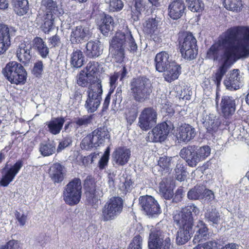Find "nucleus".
<instances>
[{
	"instance_id": "a18cd8bd",
	"label": "nucleus",
	"mask_w": 249,
	"mask_h": 249,
	"mask_svg": "<svg viewBox=\"0 0 249 249\" xmlns=\"http://www.w3.org/2000/svg\"><path fill=\"white\" fill-rule=\"evenodd\" d=\"M159 18L149 19L145 22L144 25V31L148 34H153L155 33L157 30Z\"/></svg>"
},
{
	"instance_id": "a878e982",
	"label": "nucleus",
	"mask_w": 249,
	"mask_h": 249,
	"mask_svg": "<svg viewBox=\"0 0 249 249\" xmlns=\"http://www.w3.org/2000/svg\"><path fill=\"white\" fill-rule=\"evenodd\" d=\"M170 55L165 51L158 53L155 58V68L157 71L163 72L172 62L170 59Z\"/></svg>"
},
{
	"instance_id": "f8f14e48",
	"label": "nucleus",
	"mask_w": 249,
	"mask_h": 249,
	"mask_svg": "<svg viewBox=\"0 0 249 249\" xmlns=\"http://www.w3.org/2000/svg\"><path fill=\"white\" fill-rule=\"evenodd\" d=\"M96 85H93L89 88L88 97L85 105V108L89 113L95 112L99 107L102 100L103 89L100 82Z\"/></svg>"
},
{
	"instance_id": "ea45409f",
	"label": "nucleus",
	"mask_w": 249,
	"mask_h": 249,
	"mask_svg": "<svg viewBox=\"0 0 249 249\" xmlns=\"http://www.w3.org/2000/svg\"><path fill=\"white\" fill-rule=\"evenodd\" d=\"M55 144L53 142L41 143L39 146V151L43 156H49L55 152Z\"/></svg>"
},
{
	"instance_id": "2eb2a0df",
	"label": "nucleus",
	"mask_w": 249,
	"mask_h": 249,
	"mask_svg": "<svg viewBox=\"0 0 249 249\" xmlns=\"http://www.w3.org/2000/svg\"><path fill=\"white\" fill-rule=\"evenodd\" d=\"M139 202L141 207L147 215L153 216L161 213L159 205L152 196H141L139 198Z\"/></svg>"
},
{
	"instance_id": "bb28decb",
	"label": "nucleus",
	"mask_w": 249,
	"mask_h": 249,
	"mask_svg": "<svg viewBox=\"0 0 249 249\" xmlns=\"http://www.w3.org/2000/svg\"><path fill=\"white\" fill-rule=\"evenodd\" d=\"M163 71V76L165 80L168 82L170 83L177 79L181 73L180 65L174 61L172 62Z\"/></svg>"
},
{
	"instance_id": "393cba45",
	"label": "nucleus",
	"mask_w": 249,
	"mask_h": 249,
	"mask_svg": "<svg viewBox=\"0 0 249 249\" xmlns=\"http://www.w3.org/2000/svg\"><path fill=\"white\" fill-rule=\"evenodd\" d=\"M196 135L195 128L188 124H184L179 127L177 138L180 142L187 143L193 139Z\"/></svg>"
},
{
	"instance_id": "774afa93",
	"label": "nucleus",
	"mask_w": 249,
	"mask_h": 249,
	"mask_svg": "<svg viewBox=\"0 0 249 249\" xmlns=\"http://www.w3.org/2000/svg\"><path fill=\"white\" fill-rule=\"evenodd\" d=\"M108 158L102 156L99 162V167L100 169H103L107 165L108 161Z\"/></svg>"
},
{
	"instance_id": "1a4fd4ad",
	"label": "nucleus",
	"mask_w": 249,
	"mask_h": 249,
	"mask_svg": "<svg viewBox=\"0 0 249 249\" xmlns=\"http://www.w3.org/2000/svg\"><path fill=\"white\" fill-rule=\"evenodd\" d=\"M123 207V200L121 197H111L102 210L101 219L104 221L115 219L122 212Z\"/></svg>"
},
{
	"instance_id": "5fc2aeb1",
	"label": "nucleus",
	"mask_w": 249,
	"mask_h": 249,
	"mask_svg": "<svg viewBox=\"0 0 249 249\" xmlns=\"http://www.w3.org/2000/svg\"><path fill=\"white\" fill-rule=\"evenodd\" d=\"M43 70V64L42 61H39L36 62L34 64V66L33 70V74L36 75V76L38 77L40 76Z\"/></svg>"
},
{
	"instance_id": "f3484780",
	"label": "nucleus",
	"mask_w": 249,
	"mask_h": 249,
	"mask_svg": "<svg viewBox=\"0 0 249 249\" xmlns=\"http://www.w3.org/2000/svg\"><path fill=\"white\" fill-rule=\"evenodd\" d=\"M91 35L89 26L87 24L79 25L71 31L70 41L72 43H81Z\"/></svg>"
},
{
	"instance_id": "bf43d9fd",
	"label": "nucleus",
	"mask_w": 249,
	"mask_h": 249,
	"mask_svg": "<svg viewBox=\"0 0 249 249\" xmlns=\"http://www.w3.org/2000/svg\"><path fill=\"white\" fill-rule=\"evenodd\" d=\"M71 143V140L70 138H65L63 141L60 142L57 148L58 153L61 152L65 148L69 146Z\"/></svg>"
},
{
	"instance_id": "f03ea898",
	"label": "nucleus",
	"mask_w": 249,
	"mask_h": 249,
	"mask_svg": "<svg viewBox=\"0 0 249 249\" xmlns=\"http://www.w3.org/2000/svg\"><path fill=\"white\" fill-rule=\"evenodd\" d=\"M199 213V209L195 205L187 206L174 216L176 224L180 227L176 235L178 245H183L191 238L193 233L194 216Z\"/></svg>"
},
{
	"instance_id": "4d7b16f0",
	"label": "nucleus",
	"mask_w": 249,
	"mask_h": 249,
	"mask_svg": "<svg viewBox=\"0 0 249 249\" xmlns=\"http://www.w3.org/2000/svg\"><path fill=\"white\" fill-rule=\"evenodd\" d=\"M0 249H20V243L16 240H10Z\"/></svg>"
},
{
	"instance_id": "39448f33",
	"label": "nucleus",
	"mask_w": 249,
	"mask_h": 249,
	"mask_svg": "<svg viewBox=\"0 0 249 249\" xmlns=\"http://www.w3.org/2000/svg\"><path fill=\"white\" fill-rule=\"evenodd\" d=\"M196 39L188 32L178 34V43L182 56L187 60L194 59L197 54Z\"/></svg>"
},
{
	"instance_id": "ddd939ff",
	"label": "nucleus",
	"mask_w": 249,
	"mask_h": 249,
	"mask_svg": "<svg viewBox=\"0 0 249 249\" xmlns=\"http://www.w3.org/2000/svg\"><path fill=\"white\" fill-rule=\"evenodd\" d=\"M157 113L152 107H146L141 112L138 124L141 129L147 131L156 124Z\"/></svg>"
},
{
	"instance_id": "338daca9",
	"label": "nucleus",
	"mask_w": 249,
	"mask_h": 249,
	"mask_svg": "<svg viewBox=\"0 0 249 249\" xmlns=\"http://www.w3.org/2000/svg\"><path fill=\"white\" fill-rule=\"evenodd\" d=\"M112 93L108 92L107 95L105 98L104 103L103 104V111H106L108 107L110 100V96Z\"/></svg>"
},
{
	"instance_id": "e433bc0d",
	"label": "nucleus",
	"mask_w": 249,
	"mask_h": 249,
	"mask_svg": "<svg viewBox=\"0 0 249 249\" xmlns=\"http://www.w3.org/2000/svg\"><path fill=\"white\" fill-rule=\"evenodd\" d=\"M179 161L178 156L167 157L165 156L160 158L158 161V166L163 170L168 171L174 163Z\"/></svg>"
},
{
	"instance_id": "3c124183",
	"label": "nucleus",
	"mask_w": 249,
	"mask_h": 249,
	"mask_svg": "<svg viewBox=\"0 0 249 249\" xmlns=\"http://www.w3.org/2000/svg\"><path fill=\"white\" fill-rule=\"evenodd\" d=\"M142 239L140 236L134 237L127 249H142Z\"/></svg>"
},
{
	"instance_id": "aec40b11",
	"label": "nucleus",
	"mask_w": 249,
	"mask_h": 249,
	"mask_svg": "<svg viewBox=\"0 0 249 249\" xmlns=\"http://www.w3.org/2000/svg\"><path fill=\"white\" fill-rule=\"evenodd\" d=\"M185 9L184 0H174L168 6V15L173 19H179L184 14Z\"/></svg>"
},
{
	"instance_id": "412c9836",
	"label": "nucleus",
	"mask_w": 249,
	"mask_h": 249,
	"mask_svg": "<svg viewBox=\"0 0 249 249\" xmlns=\"http://www.w3.org/2000/svg\"><path fill=\"white\" fill-rule=\"evenodd\" d=\"M62 10L58 8L56 2L53 0H42L39 14L47 16L49 14L59 16L62 14Z\"/></svg>"
},
{
	"instance_id": "f704fd0d",
	"label": "nucleus",
	"mask_w": 249,
	"mask_h": 249,
	"mask_svg": "<svg viewBox=\"0 0 249 249\" xmlns=\"http://www.w3.org/2000/svg\"><path fill=\"white\" fill-rule=\"evenodd\" d=\"M204 124L207 131L212 133L217 131L220 124V122L215 115L210 114L206 117Z\"/></svg>"
},
{
	"instance_id": "c85d7f7f",
	"label": "nucleus",
	"mask_w": 249,
	"mask_h": 249,
	"mask_svg": "<svg viewBox=\"0 0 249 249\" xmlns=\"http://www.w3.org/2000/svg\"><path fill=\"white\" fill-rule=\"evenodd\" d=\"M31 50L30 44L21 43L17 51V56L18 60L24 64L28 63L31 58Z\"/></svg>"
},
{
	"instance_id": "f257e3e1",
	"label": "nucleus",
	"mask_w": 249,
	"mask_h": 249,
	"mask_svg": "<svg viewBox=\"0 0 249 249\" xmlns=\"http://www.w3.org/2000/svg\"><path fill=\"white\" fill-rule=\"evenodd\" d=\"M228 30L222 35L218 42L209 50L207 55L213 60L221 59L223 64L213 75L212 79L218 87L224 75L227 71L228 61L235 57L249 56V27H240L237 30Z\"/></svg>"
},
{
	"instance_id": "20e7f679",
	"label": "nucleus",
	"mask_w": 249,
	"mask_h": 249,
	"mask_svg": "<svg viewBox=\"0 0 249 249\" xmlns=\"http://www.w3.org/2000/svg\"><path fill=\"white\" fill-rule=\"evenodd\" d=\"M130 87V95L138 103L147 100L152 92L149 80L144 77L133 79Z\"/></svg>"
},
{
	"instance_id": "58836bf2",
	"label": "nucleus",
	"mask_w": 249,
	"mask_h": 249,
	"mask_svg": "<svg viewBox=\"0 0 249 249\" xmlns=\"http://www.w3.org/2000/svg\"><path fill=\"white\" fill-rule=\"evenodd\" d=\"M204 217L206 221L215 225H217L221 219L220 213L215 208L208 210L204 214Z\"/></svg>"
},
{
	"instance_id": "603ef678",
	"label": "nucleus",
	"mask_w": 249,
	"mask_h": 249,
	"mask_svg": "<svg viewBox=\"0 0 249 249\" xmlns=\"http://www.w3.org/2000/svg\"><path fill=\"white\" fill-rule=\"evenodd\" d=\"M97 63L94 61L89 62L87 65L85 73L89 77H95L94 74L97 71Z\"/></svg>"
},
{
	"instance_id": "69168bd1",
	"label": "nucleus",
	"mask_w": 249,
	"mask_h": 249,
	"mask_svg": "<svg viewBox=\"0 0 249 249\" xmlns=\"http://www.w3.org/2000/svg\"><path fill=\"white\" fill-rule=\"evenodd\" d=\"M16 217L20 225L23 226L25 224L27 216L25 214H22L21 215L19 213L17 212Z\"/></svg>"
},
{
	"instance_id": "0eeeda50",
	"label": "nucleus",
	"mask_w": 249,
	"mask_h": 249,
	"mask_svg": "<svg viewBox=\"0 0 249 249\" xmlns=\"http://www.w3.org/2000/svg\"><path fill=\"white\" fill-rule=\"evenodd\" d=\"M3 73L7 80L15 84H24L26 79V72L23 67L16 61L7 64L3 70Z\"/></svg>"
},
{
	"instance_id": "de8ad7c7",
	"label": "nucleus",
	"mask_w": 249,
	"mask_h": 249,
	"mask_svg": "<svg viewBox=\"0 0 249 249\" xmlns=\"http://www.w3.org/2000/svg\"><path fill=\"white\" fill-rule=\"evenodd\" d=\"M177 165L175 169L176 178L178 180L181 181L183 180L187 176V172L185 171L184 166L181 161L176 162Z\"/></svg>"
},
{
	"instance_id": "b1692460",
	"label": "nucleus",
	"mask_w": 249,
	"mask_h": 249,
	"mask_svg": "<svg viewBox=\"0 0 249 249\" xmlns=\"http://www.w3.org/2000/svg\"><path fill=\"white\" fill-rule=\"evenodd\" d=\"M224 84L226 88L230 90L239 89L241 84L239 71L233 70L227 76Z\"/></svg>"
},
{
	"instance_id": "79ce46f5",
	"label": "nucleus",
	"mask_w": 249,
	"mask_h": 249,
	"mask_svg": "<svg viewBox=\"0 0 249 249\" xmlns=\"http://www.w3.org/2000/svg\"><path fill=\"white\" fill-rule=\"evenodd\" d=\"M113 26L114 22L112 17L108 15H106L100 26V29L103 34L106 35V34L113 30Z\"/></svg>"
},
{
	"instance_id": "9b49d317",
	"label": "nucleus",
	"mask_w": 249,
	"mask_h": 249,
	"mask_svg": "<svg viewBox=\"0 0 249 249\" xmlns=\"http://www.w3.org/2000/svg\"><path fill=\"white\" fill-rule=\"evenodd\" d=\"M158 228L150 229L148 245L149 249H171L172 246L169 237Z\"/></svg>"
},
{
	"instance_id": "052dcab7",
	"label": "nucleus",
	"mask_w": 249,
	"mask_h": 249,
	"mask_svg": "<svg viewBox=\"0 0 249 249\" xmlns=\"http://www.w3.org/2000/svg\"><path fill=\"white\" fill-rule=\"evenodd\" d=\"M133 186V182L130 178L124 179V181L120 184V187L124 191L128 192L131 189Z\"/></svg>"
},
{
	"instance_id": "4468645a",
	"label": "nucleus",
	"mask_w": 249,
	"mask_h": 249,
	"mask_svg": "<svg viewBox=\"0 0 249 249\" xmlns=\"http://www.w3.org/2000/svg\"><path fill=\"white\" fill-rule=\"evenodd\" d=\"M17 31L15 27L0 22V54L8 49L10 44V38L16 35Z\"/></svg>"
},
{
	"instance_id": "13d9d810",
	"label": "nucleus",
	"mask_w": 249,
	"mask_h": 249,
	"mask_svg": "<svg viewBox=\"0 0 249 249\" xmlns=\"http://www.w3.org/2000/svg\"><path fill=\"white\" fill-rule=\"evenodd\" d=\"M119 78V74L118 73H115L110 77V89L109 92L112 93L117 86V81Z\"/></svg>"
},
{
	"instance_id": "a211bd4d",
	"label": "nucleus",
	"mask_w": 249,
	"mask_h": 249,
	"mask_svg": "<svg viewBox=\"0 0 249 249\" xmlns=\"http://www.w3.org/2000/svg\"><path fill=\"white\" fill-rule=\"evenodd\" d=\"M237 97L229 95L222 96L220 107L222 113L225 117L232 115L236 110Z\"/></svg>"
},
{
	"instance_id": "c03bdc74",
	"label": "nucleus",
	"mask_w": 249,
	"mask_h": 249,
	"mask_svg": "<svg viewBox=\"0 0 249 249\" xmlns=\"http://www.w3.org/2000/svg\"><path fill=\"white\" fill-rule=\"evenodd\" d=\"M224 6L232 11L238 12L241 10L242 6L241 0H221Z\"/></svg>"
},
{
	"instance_id": "9d476101",
	"label": "nucleus",
	"mask_w": 249,
	"mask_h": 249,
	"mask_svg": "<svg viewBox=\"0 0 249 249\" xmlns=\"http://www.w3.org/2000/svg\"><path fill=\"white\" fill-rule=\"evenodd\" d=\"M82 185L80 179L75 178L65 187L63 192V199L69 205L78 204L81 197Z\"/></svg>"
},
{
	"instance_id": "72a5a7b5",
	"label": "nucleus",
	"mask_w": 249,
	"mask_h": 249,
	"mask_svg": "<svg viewBox=\"0 0 249 249\" xmlns=\"http://www.w3.org/2000/svg\"><path fill=\"white\" fill-rule=\"evenodd\" d=\"M53 16H51L50 14L46 16L42 15V14L40 13L38 16L36 20L38 21H42L40 28L45 33H49L53 28Z\"/></svg>"
},
{
	"instance_id": "6ab92c4d",
	"label": "nucleus",
	"mask_w": 249,
	"mask_h": 249,
	"mask_svg": "<svg viewBox=\"0 0 249 249\" xmlns=\"http://www.w3.org/2000/svg\"><path fill=\"white\" fill-rule=\"evenodd\" d=\"M169 131L170 128L167 124L162 123L158 124L149 132V137L153 142H161L166 139Z\"/></svg>"
},
{
	"instance_id": "2f4dec72",
	"label": "nucleus",
	"mask_w": 249,
	"mask_h": 249,
	"mask_svg": "<svg viewBox=\"0 0 249 249\" xmlns=\"http://www.w3.org/2000/svg\"><path fill=\"white\" fill-rule=\"evenodd\" d=\"M100 82V84H102L101 80L95 77H89L87 74L85 73V71L80 72L77 76V83L80 86L87 87L89 83H90L89 88H90L93 85H96L97 83Z\"/></svg>"
},
{
	"instance_id": "c756f323",
	"label": "nucleus",
	"mask_w": 249,
	"mask_h": 249,
	"mask_svg": "<svg viewBox=\"0 0 249 249\" xmlns=\"http://www.w3.org/2000/svg\"><path fill=\"white\" fill-rule=\"evenodd\" d=\"M49 174L51 179L55 183H60L64 179L63 167L60 163L53 164L50 168Z\"/></svg>"
},
{
	"instance_id": "8fccbe9b",
	"label": "nucleus",
	"mask_w": 249,
	"mask_h": 249,
	"mask_svg": "<svg viewBox=\"0 0 249 249\" xmlns=\"http://www.w3.org/2000/svg\"><path fill=\"white\" fill-rule=\"evenodd\" d=\"M92 118L90 116H83L77 118L73 123L76 125V127H84L87 126L91 122Z\"/></svg>"
},
{
	"instance_id": "dca6fc26",
	"label": "nucleus",
	"mask_w": 249,
	"mask_h": 249,
	"mask_svg": "<svg viewBox=\"0 0 249 249\" xmlns=\"http://www.w3.org/2000/svg\"><path fill=\"white\" fill-rule=\"evenodd\" d=\"M6 164L2 171V178L0 181L1 186L6 187L12 182L23 166L21 160H18L10 167Z\"/></svg>"
},
{
	"instance_id": "37998d69",
	"label": "nucleus",
	"mask_w": 249,
	"mask_h": 249,
	"mask_svg": "<svg viewBox=\"0 0 249 249\" xmlns=\"http://www.w3.org/2000/svg\"><path fill=\"white\" fill-rule=\"evenodd\" d=\"M204 191H205V186H196L188 192V198L191 200L202 199Z\"/></svg>"
},
{
	"instance_id": "c9c22d12",
	"label": "nucleus",
	"mask_w": 249,
	"mask_h": 249,
	"mask_svg": "<svg viewBox=\"0 0 249 249\" xmlns=\"http://www.w3.org/2000/svg\"><path fill=\"white\" fill-rule=\"evenodd\" d=\"M34 46L41 57L45 58L48 55L49 49L43 39L39 37H36L33 40Z\"/></svg>"
},
{
	"instance_id": "7ed1b4c3",
	"label": "nucleus",
	"mask_w": 249,
	"mask_h": 249,
	"mask_svg": "<svg viewBox=\"0 0 249 249\" xmlns=\"http://www.w3.org/2000/svg\"><path fill=\"white\" fill-rule=\"evenodd\" d=\"M125 47L132 52H135L137 49V45L131 33H117L111 41L109 48L112 58L116 62L120 63L123 60Z\"/></svg>"
},
{
	"instance_id": "473e14b6",
	"label": "nucleus",
	"mask_w": 249,
	"mask_h": 249,
	"mask_svg": "<svg viewBox=\"0 0 249 249\" xmlns=\"http://www.w3.org/2000/svg\"><path fill=\"white\" fill-rule=\"evenodd\" d=\"M196 233L195 235L193 242L195 243L199 242L202 237H206L208 235V229L206 224L202 220H199L195 227Z\"/></svg>"
},
{
	"instance_id": "6e6552de",
	"label": "nucleus",
	"mask_w": 249,
	"mask_h": 249,
	"mask_svg": "<svg viewBox=\"0 0 249 249\" xmlns=\"http://www.w3.org/2000/svg\"><path fill=\"white\" fill-rule=\"evenodd\" d=\"M109 137L107 129L105 127H100L94 130L82 140L81 147L83 149L89 150L93 147H98L105 142L106 139H109Z\"/></svg>"
},
{
	"instance_id": "a19ab883",
	"label": "nucleus",
	"mask_w": 249,
	"mask_h": 249,
	"mask_svg": "<svg viewBox=\"0 0 249 249\" xmlns=\"http://www.w3.org/2000/svg\"><path fill=\"white\" fill-rule=\"evenodd\" d=\"M29 9L27 0H15L14 11L19 16L25 14Z\"/></svg>"
},
{
	"instance_id": "6e6d98bb",
	"label": "nucleus",
	"mask_w": 249,
	"mask_h": 249,
	"mask_svg": "<svg viewBox=\"0 0 249 249\" xmlns=\"http://www.w3.org/2000/svg\"><path fill=\"white\" fill-rule=\"evenodd\" d=\"M84 186L87 190L91 191H94L95 183L93 178L91 176H88L84 181Z\"/></svg>"
},
{
	"instance_id": "49530a36",
	"label": "nucleus",
	"mask_w": 249,
	"mask_h": 249,
	"mask_svg": "<svg viewBox=\"0 0 249 249\" xmlns=\"http://www.w3.org/2000/svg\"><path fill=\"white\" fill-rule=\"evenodd\" d=\"M188 8L193 12H201L204 9V4L200 0H186Z\"/></svg>"
},
{
	"instance_id": "7c9ffc66",
	"label": "nucleus",
	"mask_w": 249,
	"mask_h": 249,
	"mask_svg": "<svg viewBox=\"0 0 249 249\" xmlns=\"http://www.w3.org/2000/svg\"><path fill=\"white\" fill-rule=\"evenodd\" d=\"M65 120L64 118H53L46 123L48 130L53 135H57L60 133Z\"/></svg>"
},
{
	"instance_id": "4be33fe9",
	"label": "nucleus",
	"mask_w": 249,
	"mask_h": 249,
	"mask_svg": "<svg viewBox=\"0 0 249 249\" xmlns=\"http://www.w3.org/2000/svg\"><path fill=\"white\" fill-rule=\"evenodd\" d=\"M130 156V150L125 147L116 148L112 154L113 161L116 164L121 166H123L128 162Z\"/></svg>"
},
{
	"instance_id": "cd10ccee",
	"label": "nucleus",
	"mask_w": 249,
	"mask_h": 249,
	"mask_svg": "<svg viewBox=\"0 0 249 249\" xmlns=\"http://www.w3.org/2000/svg\"><path fill=\"white\" fill-rule=\"evenodd\" d=\"M173 182L170 178H163L159 184V191L166 199H170L173 196Z\"/></svg>"
},
{
	"instance_id": "09e8293b",
	"label": "nucleus",
	"mask_w": 249,
	"mask_h": 249,
	"mask_svg": "<svg viewBox=\"0 0 249 249\" xmlns=\"http://www.w3.org/2000/svg\"><path fill=\"white\" fill-rule=\"evenodd\" d=\"M106 2L109 3V9L112 12L119 11L124 7L122 0H106Z\"/></svg>"
},
{
	"instance_id": "e2e57ef3",
	"label": "nucleus",
	"mask_w": 249,
	"mask_h": 249,
	"mask_svg": "<svg viewBox=\"0 0 249 249\" xmlns=\"http://www.w3.org/2000/svg\"><path fill=\"white\" fill-rule=\"evenodd\" d=\"M60 38L56 35L49 38L50 45H51L52 47L58 46L60 45Z\"/></svg>"
},
{
	"instance_id": "680f3d73",
	"label": "nucleus",
	"mask_w": 249,
	"mask_h": 249,
	"mask_svg": "<svg viewBox=\"0 0 249 249\" xmlns=\"http://www.w3.org/2000/svg\"><path fill=\"white\" fill-rule=\"evenodd\" d=\"M202 196V199H205V200L208 201H211L214 198L213 192L211 190L206 189L205 187Z\"/></svg>"
},
{
	"instance_id": "864d4df0",
	"label": "nucleus",
	"mask_w": 249,
	"mask_h": 249,
	"mask_svg": "<svg viewBox=\"0 0 249 249\" xmlns=\"http://www.w3.org/2000/svg\"><path fill=\"white\" fill-rule=\"evenodd\" d=\"M217 243L214 241H210L203 244H198L193 249H216Z\"/></svg>"
},
{
	"instance_id": "4c0bfd02",
	"label": "nucleus",
	"mask_w": 249,
	"mask_h": 249,
	"mask_svg": "<svg viewBox=\"0 0 249 249\" xmlns=\"http://www.w3.org/2000/svg\"><path fill=\"white\" fill-rule=\"evenodd\" d=\"M84 56L79 50L74 51L71 54V63L74 68H80L84 64Z\"/></svg>"
},
{
	"instance_id": "423d86ee",
	"label": "nucleus",
	"mask_w": 249,
	"mask_h": 249,
	"mask_svg": "<svg viewBox=\"0 0 249 249\" xmlns=\"http://www.w3.org/2000/svg\"><path fill=\"white\" fill-rule=\"evenodd\" d=\"M210 153L211 149L208 146H204L196 149L195 147L188 146L182 148L179 155L186 160L189 166L195 167L199 162L208 157Z\"/></svg>"
},
{
	"instance_id": "5701e85b",
	"label": "nucleus",
	"mask_w": 249,
	"mask_h": 249,
	"mask_svg": "<svg viewBox=\"0 0 249 249\" xmlns=\"http://www.w3.org/2000/svg\"><path fill=\"white\" fill-rule=\"evenodd\" d=\"M103 50V47L100 41L90 40L86 44L85 53L88 57L94 58L100 56Z\"/></svg>"
},
{
	"instance_id": "0e129e2a",
	"label": "nucleus",
	"mask_w": 249,
	"mask_h": 249,
	"mask_svg": "<svg viewBox=\"0 0 249 249\" xmlns=\"http://www.w3.org/2000/svg\"><path fill=\"white\" fill-rule=\"evenodd\" d=\"M134 1L135 2L134 6L136 10L139 13H140L144 8L143 0H134Z\"/></svg>"
}]
</instances>
